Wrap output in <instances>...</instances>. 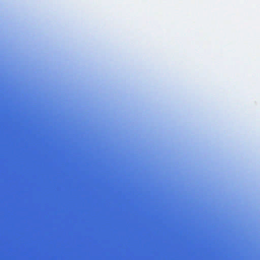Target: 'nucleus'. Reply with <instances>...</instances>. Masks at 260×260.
<instances>
[{"mask_svg":"<svg viewBox=\"0 0 260 260\" xmlns=\"http://www.w3.org/2000/svg\"><path fill=\"white\" fill-rule=\"evenodd\" d=\"M163 215H165V211H163Z\"/></svg>","mask_w":260,"mask_h":260,"instance_id":"1","label":"nucleus"},{"mask_svg":"<svg viewBox=\"0 0 260 260\" xmlns=\"http://www.w3.org/2000/svg\"><path fill=\"white\" fill-rule=\"evenodd\" d=\"M163 215H165V211H163Z\"/></svg>","mask_w":260,"mask_h":260,"instance_id":"2","label":"nucleus"},{"mask_svg":"<svg viewBox=\"0 0 260 260\" xmlns=\"http://www.w3.org/2000/svg\"><path fill=\"white\" fill-rule=\"evenodd\" d=\"M163 215H165V211H163Z\"/></svg>","mask_w":260,"mask_h":260,"instance_id":"3","label":"nucleus"},{"mask_svg":"<svg viewBox=\"0 0 260 260\" xmlns=\"http://www.w3.org/2000/svg\"><path fill=\"white\" fill-rule=\"evenodd\" d=\"M163 227H164V228L165 227V225H163Z\"/></svg>","mask_w":260,"mask_h":260,"instance_id":"4","label":"nucleus"},{"mask_svg":"<svg viewBox=\"0 0 260 260\" xmlns=\"http://www.w3.org/2000/svg\"><path fill=\"white\" fill-rule=\"evenodd\" d=\"M163 237H164V238L165 237V236H164V235L163 236Z\"/></svg>","mask_w":260,"mask_h":260,"instance_id":"5","label":"nucleus"}]
</instances>
